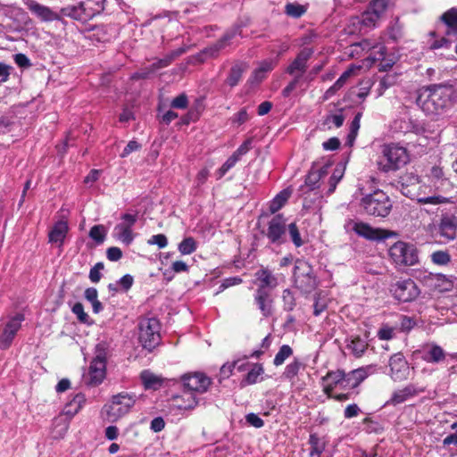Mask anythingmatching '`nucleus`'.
I'll list each match as a JSON object with an SVG mask.
<instances>
[{
  "instance_id": "obj_1",
  "label": "nucleus",
  "mask_w": 457,
  "mask_h": 457,
  "mask_svg": "<svg viewBox=\"0 0 457 457\" xmlns=\"http://www.w3.org/2000/svg\"><path fill=\"white\" fill-rule=\"evenodd\" d=\"M457 98L454 87L449 83L434 84L419 91L417 105L430 116L443 113Z\"/></svg>"
},
{
  "instance_id": "obj_2",
  "label": "nucleus",
  "mask_w": 457,
  "mask_h": 457,
  "mask_svg": "<svg viewBox=\"0 0 457 457\" xmlns=\"http://www.w3.org/2000/svg\"><path fill=\"white\" fill-rule=\"evenodd\" d=\"M401 191L411 199L426 205H438L451 203L450 197L432 194V187L421 185L420 177L413 172H407L401 177Z\"/></svg>"
},
{
  "instance_id": "obj_3",
  "label": "nucleus",
  "mask_w": 457,
  "mask_h": 457,
  "mask_svg": "<svg viewBox=\"0 0 457 457\" xmlns=\"http://www.w3.org/2000/svg\"><path fill=\"white\" fill-rule=\"evenodd\" d=\"M410 161L406 148L398 145H386L383 146L382 156L377 162L378 169L382 172L399 170Z\"/></svg>"
},
{
  "instance_id": "obj_4",
  "label": "nucleus",
  "mask_w": 457,
  "mask_h": 457,
  "mask_svg": "<svg viewBox=\"0 0 457 457\" xmlns=\"http://www.w3.org/2000/svg\"><path fill=\"white\" fill-rule=\"evenodd\" d=\"M360 205L367 214L376 217H386L392 210L391 200L382 190H375L362 197Z\"/></svg>"
},
{
  "instance_id": "obj_5",
  "label": "nucleus",
  "mask_w": 457,
  "mask_h": 457,
  "mask_svg": "<svg viewBox=\"0 0 457 457\" xmlns=\"http://www.w3.org/2000/svg\"><path fill=\"white\" fill-rule=\"evenodd\" d=\"M134 396L121 393L112 396V401L103 408V415L111 422H115L127 414L135 404Z\"/></svg>"
},
{
  "instance_id": "obj_6",
  "label": "nucleus",
  "mask_w": 457,
  "mask_h": 457,
  "mask_svg": "<svg viewBox=\"0 0 457 457\" xmlns=\"http://www.w3.org/2000/svg\"><path fill=\"white\" fill-rule=\"evenodd\" d=\"M139 341L142 346L149 351L155 348L161 342V325L155 318H143L139 321Z\"/></svg>"
},
{
  "instance_id": "obj_7",
  "label": "nucleus",
  "mask_w": 457,
  "mask_h": 457,
  "mask_svg": "<svg viewBox=\"0 0 457 457\" xmlns=\"http://www.w3.org/2000/svg\"><path fill=\"white\" fill-rule=\"evenodd\" d=\"M295 286L303 293H310L317 287L312 267L303 260H296L294 268Z\"/></svg>"
},
{
  "instance_id": "obj_8",
  "label": "nucleus",
  "mask_w": 457,
  "mask_h": 457,
  "mask_svg": "<svg viewBox=\"0 0 457 457\" xmlns=\"http://www.w3.org/2000/svg\"><path fill=\"white\" fill-rule=\"evenodd\" d=\"M389 255L394 262L398 265L412 266L419 262L415 246L403 241L395 242L389 248Z\"/></svg>"
},
{
  "instance_id": "obj_9",
  "label": "nucleus",
  "mask_w": 457,
  "mask_h": 457,
  "mask_svg": "<svg viewBox=\"0 0 457 457\" xmlns=\"http://www.w3.org/2000/svg\"><path fill=\"white\" fill-rule=\"evenodd\" d=\"M345 226L348 229L354 231L359 237L372 241L383 240L397 236V234L394 231L383 228H376L368 223L362 221H355L353 220H349Z\"/></svg>"
},
{
  "instance_id": "obj_10",
  "label": "nucleus",
  "mask_w": 457,
  "mask_h": 457,
  "mask_svg": "<svg viewBox=\"0 0 457 457\" xmlns=\"http://www.w3.org/2000/svg\"><path fill=\"white\" fill-rule=\"evenodd\" d=\"M106 374L105 353L98 347V353L90 363L88 372L84 375L85 383L89 386L101 384Z\"/></svg>"
},
{
  "instance_id": "obj_11",
  "label": "nucleus",
  "mask_w": 457,
  "mask_h": 457,
  "mask_svg": "<svg viewBox=\"0 0 457 457\" xmlns=\"http://www.w3.org/2000/svg\"><path fill=\"white\" fill-rule=\"evenodd\" d=\"M85 402V395L77 394L72 400L64 406L62 413L54 419V425L55 427L62 426L60 436H62L67 431L70 420L80 411Z\"/></svg>"
},
{
  "instance_id": "obj_12",
  "label": "nucleus",
  "mask_w": 457,
  "mask_h": 457,
  "mask_svg": "<svg viewBox=\"0 0 457 457\" xmlns=\"http://www.w3.org/2000/svg\"><path fill=\"white\" fill-rule=\"evenodd\" d=\"M438 233L446 242L455 239L457 236V209L453 212H442L439 224Z\"/></svg>"
},
{
  "instance_id": "obj_13",
  "label": "nucleus",
  "mask_w": 457,
  "mask_h": 457,
  "mask_svg": "<svg viewBox=\"0 0 457 457\" xmlns=\"http://www.w3.org/2000/svg\"><path fill=\"white\" fill-rule=\"evenodd\" d=\"M24 320V315L18 313L10 320L4 325L3 331L0 334V349H8L17 332L21 328V323Z\"/></svg>"
},
{
  "instance_id": "obj_14",
  "label": "nucleus",
  "mask_w": 457,
  "mask_h": 457,
  "mask_svg": "<svg viewBox=\"0 0 457 457\" xmlns=\"http://www.w3.org/2000/svg\"><path fill=\"white\" fill-rule=\"evenodd\" d=\"M391 291L395 297L401 302H411L418 297L420 289L412 279L397 281Z\"/></svg>"
},
{
  "instance_id": "obj_15",
  "label": "nucleus",
  "mask_w": 457,
  "mask_h": 457,
  "mask_svg": "<svg viewBox=\"0 0 457 457\" xmlns=\"http://www.w3.org/2000/svg\"><path fill=\"white\" fill-rule=\"evenodd\" d=\"M323 392L328 397H332V393L335 389H346L348 388L347 379L343 370H337L329 371L322 378Z\"/></svg>"
},
{
  "instance_id": "obj_16",
  "label": "nucleus",
  "mask_w": 457,
  "mask_h": 457,
  "mask_svg": "<svg viewBox=\"0 0 457 457\" xmlns=\"http://www.w3.org/2000/svg\"><path fill=\"white\" fill-rule=\"evenodd\" d=\"M182 382L189 391L200 394L206 392L212 384L211 378L202 372L185 374Z\"/></svg>"
},
{
  "instance_id": "obj_17",
  "label": "nucleus",
  "mask_w": 457,
  "mask_h": 457,
  "mask_svg": "<svg viewBox=\"0 0 457 457\" xmlns=\"http://www.w3.org/2000/svg\"><path fill=\"white\" fill-rule=\"evenodd\" d=\"M122 221L114 228V236L125 245H130L134 239L132 227L137 221V216L125 213L121 216Z\"/></svg>"
},
{
  "instance_id": "obj_18",
  "label": "nucleus",
  "mask_w": 457,
  "mask_h": 457,
  "mask_svg": "<svg viewBox=\"0 0 457 457\" xmlns=\"http://www.w3.org/2000/svg\"><path fill=\"white\" fill-rule=\"evenodd\" d=\"M313 51L311 48L302 50L295 60L287 66L286 72L293 76L294 79H300L307 69V62L312 55Z\"/></svg>"
},
{
  "instance_id": "obj_19",
  "label": "nucleus",
  "mask_w": 457,
  "mask_h": 457,
  "mask_svg": "<svg viewBox=\"0 0 457 457\" xmlns=\"http://www.w3.org/2000/svg\"><path fill=\"white\" fill-rule=\"evenodd\" d=\"M390 376L394 380H404L408 378L410 368L405 357L398 353L389 360Z\"/></svg>"
},
{
  "instance_id": "obj_20",
  "label": "nucleus",
  "mask_w": 457,
  "mask_h": 457,
  "mask_svg": "<svg viewBox=\"0 0 457 457\" xmlns=\"http://www.w3.org/2000/svg\"><path fill=\"white\" fill-rule=\"evenodd\" d=\"M286 219L282 214L274 216L270 221L267 229V237L272 243L282 242V237L286 233Z\"/></svg>"
},
{
  "instance_id": "obj_21",
  "label": "nucleus",
  "mask_w": 457,
  "mask_h": 457,
  "mask_svg": "<svg viewBox=\"0 0 457 457\" xmlns=\"http://www.w3.org/2000/svg\"><path fill=\"white\" fill-rule=\"evenodd\" d=\"M29 10L43 21H53L58 19V14L49 7L42 5L34 0H22Z\"/></svg>"
},
{
  "instance_id": "obj_22",
  "label": "nucleus",
  "mask_w": 457,
  "mask_h": 457,
  "mask_svg": "<svg viewBox=\"0 0 457 457\" xmlns=\"http://www.w3.org/2000/svg\"><path fill=\"white\" fill-rule=\"evenodd\" d=\"M254 301L264 317L273 313V300L270 292L266 289L257 288L254 295Z\"/></svg>"
},
{
  "instance_id": "obj_23",
  "label": "nucleus",
  "mask_w": 457,
  "mask_h": 457,
  "mask_svg": "<svg viewBox=\"0 0 457 457\" xmlns=\"http://www.w3.org/2000/svg\"><path fill=\"white\" fill-rule=\"evenodd\" d=\"M69 232V225L66 220H59L54 223L48 233V242L62 247Z\"/></svg>"
},
{
  "instance_id": "obj_24",
  "label": "nucleus",
  "mask_w": 457,
  "mask_h": 457,
  "mask_svg": "<svg viewBox=\"0 0 457 457\" xmlns=\"http://www.w3.org/2000/svg\"><path fill=\"white\" fill-rule=\"evenodd\" d=\"M428 178L434 187V189L432 188V194L445 191L447 187H451L450 181L445 178L444 171L440 167H432Z\"/></svg>"
},
{
  "instance_id": "obj_25",
  "label": "nucleus",
  "mask_w": 457,
  "mask_h": 457,
  "mask_svg": "<svg viewBox=\"0 0 457 457\" xmlns=\"http://www.w3.org/2000/svg\"><path fill=\"white\" fill-rule=\"evenodd\" d=\"M278 61L276 59H267L262 61L258 67L253 71L250 81L252 83H260L265 78L267 73L271 71L277 65Z\"/></svg>"
},
{
  "instance_id": "obj_26",
  "label": "nucleus",
  "mask_w": 457,
  "mask_h": 457,
  "mask_svg": "<svg viewBox=\"0 0 457 457\" xmlns=\"http://www.w3.org/2000/svg\"><path fill=\"white\" fill-rule=\"evenodd\" d=\"M419 391L413 385H408L403 388L395 391L386 404L397 405L415 396Z\"/></svg>"
},
{
  "instance_id": "obj_27",
  "label": "nucleus",
  "mask_w": 457,
  "mask_h": 457,
  "mask_svg": "<svg viewBox=\"0 0 457 457\" xmlns=\"http://www.w3.org/2000/svg\"><path fill=\"white\" fill-rule=\"evenodd\" d=\"M255 278L258 283V288L273 289L278 286V279L270 270L266 268H262L255 273Z\"/></svg>"
},
{
  "instance_id": "obj_28",
  "label": "nucleus",
  "mask_w": 457,
  "mask_h": 457,
  "mask_svg": "<svg viewBox=\"0 0 457 457\" xmlns=\"http://www.w3.org/2000/svg\"><path fill=\"white\" fill-rule=\"evenodd\" d=\"M372 367H362L353 370L346 376L348 388H355L358 386L372 371Z\"/></svg>"
},
{
  "instance_id": "obj_29",
  "label": "nucleus",
  "mask_w": 457,
  "mask_h": 457,
  "mask_svg": "<svg viewBox=\"0 0 457 457\" xmlns=\"http://www.w3.org/2000/svg\"><path fill=\"white\" fill-rule=\"evenodd\" d=\"M378 52L375 55H370L369 59L371 60L372 62L377 61H380L378 65L379 71H389L395 64V57L386 58V47L382 45L377 46Z\"/></svg>"
},
{
  "instance_id": "obj_30",
  "label": "nucleus",
  "mask_w": 457,
  "mask_h": 457,
  "mask_svg": "<svg viewBox=\"0 0 457 457\" xmlns=\"http://www.w3.org/2000/svg\"><path fill=\"white\" fill-rule=\"evenodd\" d=\"M62 12L65 16L82 21L92 19V16H87V6L84 2L79 3L78 5L67 6L62 10Z\"/></svg>"
},
{
  "instance_id": "obj_31",
  "label": "nucleus",
  "mask_w": 457,
  "mask_h": 457,
  "mask_svg": "<svg viewBox=\"0 0 457 457\" xmlns=\"http://www.w3.org/2000/svg\"><path fill=\"white\" fill-rule=\"evenodd\" d=\"M433 287L439 292L451 291L455 284L453 277H447L443 274H436L431 278Z\"/></svg>"
},
{
  "instance_id": "obj_32",
  "label": "nucleus",
  "mask_w": 457,
  "mask_h": 457,
  "mask_svg": "<svg viewBox=\"0 0 457 457\" xmlns=\"http://www.w3.org/2000/svg\"><path fill=\"white\" fill-rule=\"evenodd\" d=\"M198 405V400L192 393H184L175 397V406L179 410L191 411Z\"/></svg>"
},
{
  "instance_id": "obj_33",
  "label": "nucleus",
  "mask_w": 457,
  "mask_h": 457,
  "mask_svg": "<svg viewBox=\"0 0 457 457\" xmlns=\"http://www.w3.org/2000/svg\"><path fill=\"white\" fill-rule=\"evenodd\" d=\"M142 383L145 389L156 390L162 385V378L149 370H144L140 375Z\"/></svg>"
},
{
  "instance_id": "obj_34",
  "label": "nucleus",
  "mask_w": 457,
  "mask_h": 457,
  "mask_svg": "<svg viewBox=\"0 0 457 457\" xmlns=\"http://www.w3.org/2000/svg\"><path fill=\"white\" fill-rule=\"evenodd\" d=\"M441 21L447 27V34H457V8H451L444 12Z\"/></svg>"
},
{
  "instance_id": "obj_35",
  "label": "nucleus",
  "mask_w": 457,
  "mask_h": 457,
  "mask_svg": "<svg viewBox=\"0 0 457 457\" xmlns=\"http://www.w3.org/2000/svg\"><path fill=\"white\" fill-rule=\"evenodd\" d=\"M367 347L368 344L366 340L360 337H353L347 344V348L356 357H361L366 351Z\"/></svg>"
},
{
  "instance_id": "obj_36",
  "label": "nucleus",
  "mask_w": 457,
  "mask_h": 457,
  "mask_svg": "<svg viewBox=\"0 0 457 457\" xmlns=\"http://www.w3.org/2000/svg\"><path fill=\"white\" fill-rule=\"evenodd\" d=\"M445 353L443 348L437 345H431L428 351L423 356V360L427 362H439L445 360Z\"/></svg>"
},
{
  "instance_id": "obj_37",
  "label": "nucleus",
  "mask_w": 457,
  "mask_h": 457,
  "mask_svg": "<svg viewBox=\"0 0 457 457\" xmlns=\"http://www.w3.org/2000/svg\"><path fill=\"white\" fill-rule=\"evenodd\" d=\"M290 197V191L288 190H282L279 192L270 203V212L271 213H275L278 211H279L285 204L287 202L288 198Z\"/></svg>"
},
{
  "instance_id": "obj_38",
  "label": "nucleus",
  "mask_w": 457,
  "mask_h": 457,
  "mask_svg": "<svg viewBox=\"0 0 457 457\" xmlns=\"http://www.w3.org/2000/svg\"><path fill=\"white\" fill-rule=\"evenodd\" d=\"M245 69V65L239 63L232 66L226 80L229 87H233L238 84Z\"/></svg>"
},
{
  "instance_id": "obj_39",
  "label": "nucleus",
  "mask_w": 457,
  "mask_h": 457,
  "mask_svg": "<svg viewBox=\"0 0 457 457\" xmlns=\"http://www.w3.org/2000/svg\"><path fill=\"white\" fill-rule=\"evenodd\" d=\"M345 121V116L343 115L342 110H339L337 113L328 114L323 121V125L328 129L332 127L340 128Z\"/></svg>"
},
{
  "instance_id": "obj_40",
  "label": "nucleus",
  "mask_w": 457,
  "mask_h": 457,
  "mask_svg": "<svg viewBox=\"0 0 457 457\" xmlns=\"http://www.w3.org/2000/svg\"><path fill=\"white\" fill-rule=\"evenodd\" d=\"M107 235V229L104 225H95L89 230V237L96 244H103Z\"/></svg>"
},
{
  "instance_id": "obj_41",
  "label": "nucleus",
  "mask_w": 457,
  "mask_h": 457,
  "mask_svg": "<svg viewBox=\"0 0 457 457\" xmlns=\"http://www.w3.org/2000/svg\"><path fill=\"white\" fill-rule=\"evenodd\" d=\"M183 53L184 49H179L172 52L170 54L165 56L164 58L158 60L156 62L152 64V71L167 67L176 57L179 56Z\"/></svg>"
},
{
  "instance_id": "obj_42",
  "label": "nucleus",
  "mask_w": 457,
  "mask_h": 457,
  "mask_svg": "<svg viewBox=\"0 0 457 457\" xmlns=\"http://www.w3.org/2000/svg\"><path fill=\"white\" fill-rule=\"evenodd\" d=\"M105 0H87L85 4L87 6V16L95 17L104 9Z\"/></svg>"
},
{
  "instance_id": "obj_43",
  "label": "nucleus",
  "mask_w": 457,
  "mask_h": 457,
  "mask_svg": "<svg viewBox=\"0 0 457 457\" xmlns=\"http://www.w3.org/2000/svg\"><path fill=\"white\" fill-rule=\"evenodd\" d=\"M196 250V243L191 237H186L179 245V251L181 254H191Z\"/></svg>"
},
{
  "instance_id": "obj_44",
  "label": "nucleus",
  "mask_w": 457,
  "mask_h": 457,
  "mask_svg": "<svg viewBox=\"0 0 457 457\" xmlns=\"http://www.w3.org/2000/svg\"><path fill=\"white\" fill-rule=\"evenodd\" d=\"M293 353V350L292 348L287 345H282L278 352L277 353V354L275 355V358H274V365L275 366H280L284 363V361L292 355Z\"/></svg>"
},
{
  "instance_id": "obj_45",
  "label": "nucleus",
  "mask_w": 457,
  "mask_h": 457,
  "mask_svg": "<svg viewBox=\"0 0 457 457\" xmlns=\"http://www.w3.org/2000/svg\"><path fill=\"white\" fill-rule=\"evenodd\" d=\"M302 366V363L298 360H294L292 362L287 365L283 373L284 378L289 380L295 378L299 373Z\"/></svg>"
},
{
  "instance_id": "obj_46",
  "label": "nucleus",
  "mask_w": 457,
  "mask_h": 457,
  "mask_svg": "<svg viewBox=\"0 0 457 457\" xmlns=\"http://www.w3.org/2000/svg\"><path fill=\"white\" fill-rule=\"evenodd\" d=\"M360 66H350L343 74L337 79V80L334 83V87H338L339 89L346 83L348 79L355 74L357 71H360Z\"/></svg>"
},
{
  "instance_id": "obj_47",
  "label": "nucleus",
  "mask_w": 457,
  "mask_h": 457,
  "mask_svg": "<svg viewBox=\"0 0 457 457\" xmlns=\"http://www.w3.org/2000/svg\"><path fill=\"white\" fill-rule=\"evenodd\" d=\"M262 373V366L261 364H254L251 370H249V372L246 374V383L249 385L255 384Z\"/></svg>"
},
{
  "instance_id": "obj_48",
  "label": "nucleus",
  "mask_w": 457,
  "mask_h": 457,
  "mask_svg": "<svg viewBox=\"0 0 457 457\" xmlns=\"http://www.w3.org/2000/svg\"><path fill=\"white\" fill-rule=\"evenodd\" d=\"M361 113L358 112L351 123L350 133L348 134V141H349L350 145L353 144V142L355 140V138L357 137L358 130L361 126Z\"/></svg>"
},
{
  "instance_id": "obj_49",
  "label": "nucleus",
  "mask_w": 457,
  "mask_h": 457,
  "mask_svg": "<svg viewBox=\"0 0 457 457\" xmlns=\"http://www.w3.org/2000/svg\"><path fill=\"white\" fill-rule=\"evenodd\" d=\"M379 19L377 14L368 9L361 16V24L371 29L377 25Z\"/></svg>"
},
{
  "instance_id": "obj_50",
  "label": "nucleus",
  "mask_w": 457,
  "mask_h": 457,
  "mask_svg": "<svg viewBox=\"0 0 457 457\" xmlns=\"http://www.w3.org/2000/svg\"><path fill=\"white\" fill-rule=\"evenodd\" d=\"M240 159L234 154L223 163L218 170V179L222 178L230 169H232Z\"/></svg>"
},
{
  "instance_id": "obj_51",
  "label": "nucleus",
  "mask_w": 457,
  "mask_h": 457,
  "mask_svg": "<svg viewBox=\"0 0 457 457\" xmlns=\"http://www.w3.org/2000/svg\"><path fill=\"white\" fill-rule=\"evenodd\" d=\"M431 260L438 265H446L451 261L450 254L445 251H436L431 254Z\"/></svg>"
},
{
  "instance_id": "obj_52",
  "label": "nucleus",
  "mask_w": 457,
  "mask_h": 457,
  "mask_svg": "<svg viewBox=\"0 0 457 457\" xmlns=\"http://www.w3.org/2000/svg\"><path fill=\"white\" fill-rule=\"evenodd\" d=\"M285 12L288 16L299 18L305 12V9L298 4H287Z\"/></svg>"
},
{
  "instance_id": "obj_53",
  "label": "nucleus",
  "mask_w": 457,
  "mask_h": 457,
  "mask_svg": "<svg viewBox=\"0 0 457 457\" xmlns=\"http://www.w3.org/2000/svg\"><path fill=\"white\" fill-rule=\"evenodd\" d=\"M288 232L294 245L296 247H300L301 245H303V242L301 238L299 229L295 222H292L288 225Z\"/></svg>"
},
{
  "instance_id": "obj_54",
  "label": "nucleus",
  "mask_w": 457,
  "mask_h": 457,
  "mask_svg": "<svg viewBox=\"0 0 457 457\" xmlns=\"http://www.w3.org/2000/svg\"><path fill=\"white\" fill-rule=\"evenodd\" d=\"M386 7L387 2L386 0H375L370 5L369 10L377 14L378 18H380Z\"/></svg>"
},
{
  "instance_id": "obj_55",
  "label": "nucleus",
  "mask_w": 457,
  "mask_h": 457,
  "mask_svg": "<svg viewBox=\"0 0 457 457\" xmlns=\"http://www.w3.org/2000/svg\"><path fill=\"white\" fill-rule=\"evenodd\" d=\"M284 308L287 311H292L295 306V299L289 289H285L282 295Z\"/></svg>"
},
{
  "instance_id": "obj_56",
  "label": "nucleus",
  "mask_w": 457,
  "mask_h": 457,
  "mask_svg": "<svg viewBox=\"0 0 457 457\" xmlns=\"http://www.w3.org/2000/svg\"><path fill=\"white\" fill-rule=\"evenodd\" d=\"M344 172L343 170L340 168L335 169L334 172L332 173L331 177L329 178V188L328 193H333L337 187V183L340 181V179L343 178Z\"/></svg>"
},
{
  "instance_id": "obj_57",
  "label": "nucleus",
  "mask_w": 457,
  "mask_h": 457,
  "mask_svg": "<svg viewBox=\"0 0 457 457\" xmlns=\"http://www.w3.org/2000/svg\"><path fill=\"white\" fill-rule=\"evenodd\" d=\"M310 443L312 445L310 457H320V453L324 450V447L319 444V439L314 436H311Z\"/></svg>"
},
{
  "instance_id": "obj_58",
  "label": "nucleus",
  "mask_w": 457,
  "mask_h": 457,
  "mask_svg": "<svg viewBox=\"0 0 457 457\" xmlns=\"http://www.w3.org/2000/svg\"><path fill=\"white\" fill-rule=\"evenodd\" d=\"M188 104L187 96L185 94H180L171 101V107L176 109H186Z\"/></svg>"
},
{
  "instance_id": "obj_59",
  "label": "nucleus",
  "mask_w": 457,
  "mask_h": 457,
  "mask_svg": "<svg viewBox=\"0 0 457 457\" xmlns=\"http://www.w3.org/2000/svg\"><path fill=\"white\" fill-rule=\"evenodd\" d=\"M149 245H156L159 248H164L168 245V240L165 235L163 234H157L154 235L149 240Z\"/></svg>"
},
{
  "instance_id": "obj_60",
  "label": "nucleus",
  "mask_w": 457,
  "mask_h": 457,
  "mask_svg": "<svg viewBox=\"0 0 457 457\" xmlns=\"http://www.w3.org/2000/svg\"><path fill=\"white\" fill-rule=\"evenodd\" d=\"M104 269L102 262H97L89 271V278L93 283H97L101 278V270Z\"/></svg>"
},
{
  "instance_id": "obj_61",
  "label": "nucleus",
  "mask_w": 457,
  "mask_h": 457,
  "mask_svg": "<svg viewBox=\"0 0 457 457\" xmlns=\"http://www.w3.org/2000/svg\"><path fill=\"white\" fill-rule=\"evenodd\" d=\"M106 257L111 262H117L122 257V251L117 246L109 247L106 251Z\"/></svg>"
},
{
  "instance_id": "obj_62",
  "label": "nucleus",
  "mask_w": 457,
  "mask_h": 457,
  "mask_svg": "<svg viewBox=\"0 0 457 457\" xmlns=\"http://www.w3.org/2000/svg\"><path fill=\"white\" fill-rule=\"evenodd\" d=\"M72 312L74 314H76V316L78 317L79 321L84 322V323L87 322V314L84 312V307H83L82 303H75L72 307Z\"/></svg>"
},
{
  "instance_id": "obj_63",
  "label": "nucleus",
  "mask_w": 457,
  "mask_h": 457,
  "mask_svg": "<svg viewBox=\"0 0 457 457\" xmlns=\"http://www.w3.org/2000/svg\"><path fill=\"white\" fill-rule=\"evenodd\" d=\"M248 120L249 115L246 110L242 109L233 116L232 122L239 126L246 122Z\"/></svg>"
},
{
  "instance_id": "obj_64",
  "label": "nucleus",
  "mask_w": 457,
  "mask_h": 457,
  "mask_svg": "<svg viewBox=\"0 0 457 457\" xmlns=\"http://www.w3.org/2000/svg\"><path fill=\"white\" fill-rule=\"evenodd\" d=\"M139 148H140V145L137 141L131 140L128 143L126 147L123 149L122 153L120 154V157L125 158L129 154H130L132 152L137 151Z\"/></svg>"
}]
</instances>
